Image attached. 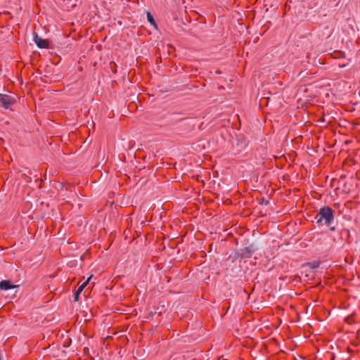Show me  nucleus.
<instances>
[{
    "label": "nucleus",
    "mask_w": 360,
    "mask_h": 360,
    "mask_svg": "<svg viewBox=\"0 0 360 360\" xmlns=\"http://www.w3.org/2000/svg\"><path fill=\"white\" fill-rule=\"evenodd\" d=\"M334 219V211L329 207L326 206L319 210L315 217V219L317 224H321L324 221L325 224L329 226L333 221Z\"/></svg>",
    "instance_id": "1"
},
{
    "label": "nucleus",
    "mask_w": 360,
    "mask_h": 360,
    "mask_svg": "<svg viewBox=\"0 0 360 360\" xmlns=\"http://www.w3.org/2000/svg\"><path fill=\"white\" fill-rule=\"evenodd\" d=\"M15 99L12 96L7 94H0V103L5 109H8L15 103Z\"/></svg>",
    "instance_id": "2"
},
{
    "label": "nucleus",
    "mask_w": 360,
    "mask_h": 360,
    "mask_svg": "<svg viewBox=\"0 0 360 360\" xmlns=\"http://www.w3.org/2000/svg\"><path fill=\"white\" fill-rule=\"evenodd\" d=\"M34 41L36 43L37 46L40 49H46L49 48V41L46 39H43L40 38L37 34H34Z\"/></svg>",
    "instance_id": "3"
},
{
    "label": "nucleus",
    "mask_w": 360,
    "mask_h": 360,
    "mask_svg": "<svg viewBox=\"0 0 360 360\" xmlns=\"http://www.w3.org/2000/svg\"><path fill=\"white\" fill-rule=\"evenodd\" d=\"M14 285L9 281L4 280L0 282V289L7 290L13 288Z\"/></svg>",
    "instance_id": "4"
},
{
    "label": "nucleus",
    "mask_w": 360,
    "mask_h": 360,
    "mask_svg": "<svg viewBox=\"0 0 360 360\" xmlns=\"http://www.w3.org/2000/svg\"><path fill=\"white\" fill-rule=\"evenodd\" d=\"M92 277V276H89L84 283H82L79 287L76 290V292H77V294H80L82 290L84 289V288L86 286V285L89 283L91 278Z\"/></svg>",
    "instance_id": "5"
},
{
    "label": "nucleus",
    "mask_w": 360,
    "mask_h": 360,
    "mask_svg": "<svg viewBox=\"0 0 360 360\" xmlns=\"http://www.w3.org/2000/svg\"><path fill=\"white\" fill-rule=\"evenodd\" d=\"M147 18L151 25H153L155 27H157L153 15L149 12L147 13Z\"/></svg>",
    "instance_id": "6"
},
{
    "label": "nucleus",
    "mask_w": 360,
    "mask_h": 360,
    "mask_svg": "<svg viewBox=\"0 0 360 360\" xmlns=\"http://www.w3.org/2000/svg\"><path fill=\"white\" fill-rule=\"evenodd\" d=\"M79 295L80 294H77V292H75V295H74V301L75 302H77L79 300Z\"/></svg>",
    "instance_id": "7"
}]
</instances>
